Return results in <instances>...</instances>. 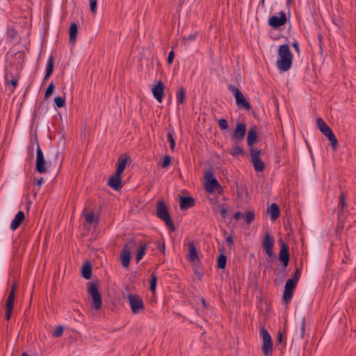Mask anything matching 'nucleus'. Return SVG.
<instances>
[{
    "label": "nucleus",
    "mask_w": 356,
    "mask_h": 356,
    "mask_svg": "<svg viewBox=\"0 0 356 356\" xmlns=\"http://www.w3.org/2000/svg\"><path fill=\"white\" fill-rule=\"evenodd\" d=\"M63 331H64L63 327L62 325H58L54 329V331L53 332V336L55 337H58L63 334Z\"/></svg>",
    "instance_id": "obj_39"
},
{
    "label": "nucleus",
    "mask_w": 356,
    "mask_h": 356,
    "mask_svg": "<svg viewBox=\"0 0 356 356\" xmlns=\"http://www.w3.org/2000/svg\"><path fill=\"white\" fill-rule=\"evenodd\" d=\"M243 218L248 224H250L254 220V214L250 211L246 212L245 213L243 214Z\"/></svg>",
    "instance_id": "obj_37"
},
{
    "label": "nucleus",
    "mask_w": 356,
    "mask_h": 356,
    "mask_svg": "<svg viewBox=\"0 0 356 356\" xmlns=\"http://www.w3.org/2000/svg\"><path fill=\"white\" fill-rule=\"evenodd\" d=\"M81 273L82 276L86 280H88L91 277L92 268L89 263H86L83 266Z\"/></svg>",
    "instance_id": "obj_31"
},
{
    "label": "nucleus",
    "mask_w": 356,
    "mask_h": 356,
    "mask_svg": "<svg viewBox=\"0 0 356 356\" xmlns=\"http://www.w3.org/2000/svg\"><path fill=\"white\" fill-rule=\"evenodd\" d=\"M202 303L204 305H206L205 300L204 299H202Z\"/></svg>",
    "instance_id": "obj_57"
},
{
    "label": "nucleus",
    "mask_w": 356,
    "mask_h": 356,
    "mask_svg": "<svg viewBox=\"0 0 356 356\" xmlns=\"http://www.w3.org/2000/svg\"><path fill=\"white\" fill-rule=\"evenodd\" d=\"M145 245H142L140 248L138 250L136 257V262H139L144 257L145 254Z\"/></svg>",
    "instance_id": "obj_38"
},
{
    "label": "nucleus",
    "mask_w": 356,
    "mask_h": 356,
    "mask_svg": "<svg viewBox=\"0 0 356 356\" xmlns=\"http://www.w3.org/2000/svg\"><path fill=\"white\" fill-rule=\"evenodd\" d=\"M159 248L160 250H164V245L159 246Z\"/></svg>",
    "instance_id": "obj_56"
},
{
    "label": "nucleus",
    "mask_w": 356,
    "mask_h": 356,
    "mask_svg": "<svg viewBox=\"0 0 356 356\" xmlns=\"http://www.w3.org/2000/svg\"><path fill=\"white\" fill-rule=\"evenodd\" d=\"M316 124L319 131L325 135L330 142L332 149L336 150L338 145V140L332 130L327 126L325 121L318 118L316 120Z\"/></svg>",
    "instance_id": "obj_2"
},
{
    "label": "nucleus",
    "mask_w": 356,
    "mask_h": 356,
    "mask_svg": "<svg viewBox=\"0 0 356 356\" xmlns=\"http://www.w3.org/2000/svg\"><path fill=\"white\" fill-rule=\"evenodd\" d=\"M226 242L229 247H232L234 245L233 237L232 236H228L226 238Z\"/></svg>",
    "instance_id": "obj_48"
},
{
    "label": "nucleus",
    "mask_w": 356,
    "mask_h": 356,
    "mask_svg": "<svg viewBox=\"0 0 356 356\" xmlns=\"http://www.w3.org/2000/svg\"><path fill=\"white\" fill-rule=\"evenodd\" d=\"M35 168L37 171L41 174L47 171L44 154L39 144H38L36 150Z\"/></svg>",
    "instance_id": "obj_13"
},
{
    "label": "nucleus",
    "mask_w": 356,
    "mask_h": 356,
    "mask_svg": "<svg viewBox=\"0 0 356 356\" xmlns=\"http://www.w3.org/2000/svg\"><path fill=\"white\" fill-rule=\"evenodd\" d=\"M301 275V270L300 269H297L294 273L293 277L290 280H295V283L297 284Z\"/></svg>",
    "instance_id": "obj_46"
},
{
    "label": "nucleus",
    "mask_w": 356,
    "mask_h": 356,
    "mask_svg": "<svg viewBox=\"0 0 356 356\" xmlns=\"http://www.w3.org/2000/svg\"><path fill=\"white\" fill-rule=\"evenodd\" d=\"M268 214L270 215L271 220H275L280 214L279 207L275 203H272L268 208Z\"/></svg>",
    "instance_id": "obj_25"
},
{
    "label": "nucleus",
    "mask_w": 356,
    "mask_h": 356,
    "mask_svg": "<svg viewBox=\"0 0 356 356\" xmlns=\"http://www.w3.org/2000/svg\"><path fill=\"white\" fill-rule=\"evenodd\" d=\"M296 284H297L295 283V280H288L286 281L283 293V299L285 301L287 302L291 300Z\"/></svg>",
    "instance_id": "obj_14"
},
{
    "label": "nucleus",
    "mask_w": 356,
    "mask_h": 356,
    "mask_svg": "<svg viewBox=\"0 0 356 356\" xmlns=\"http://www.w3.org/2000/svg\"><path fill=\"white\" fill-rule=\"evenodd\" d=\"M10 36L11 38H13L15 37V33L14 31L10 32Z\"/></svg>",
    "instance_id": "obj_54"
},
{
    "label": "nucleus",
    "mask_w": 356,
    "mask_h": 356,
    "mask_svg": "<svg viewBox=\"0 0 356 356\" xmlns=\"http://www.w3.org/2000/svg\"><path fill=\"white\" fill-rule=\"evenodd\" d=\"M121 262L124 267H128L131 259V251L125 246L121 252Z\"/></svg>",
    "instance_id": "obj_21"
},
{
    "label": "nucleus",
    "mask_w": 356,
    "mask_h": 356,
    "mask_svg": "<svg viewBox=\"0 0 356 356\" xmlns=\"http://www.w3.org/2000/svg\"><path fill=\"white\" fill-rule=\"evenodd\" d=\"M291 0H287L288 3H290Z\"/></svg>",
    "instance_id": "obj_59"
},
{
    "label": "nucleus",
    "mask_w": 356,
    "mask_h": 356,
    "mask_svg": "<svg viewBox=\"0 0 356 356\" xmlns=\"http://www.w3.org/2000/svg\"><path fill=\"white\" fill-rule=\"evenodd\" d=\"M280 260L282 262L284 266H286L289 261V254L287 246L283 243L280 252Z\"/></svg>",
    "instance_id": "obj_23"
},
{
    "label": "nucleus",
    "mask_w": 356,
    "mask_h": 356,
    "mask_svg": "<svg viewBox=\"0 0 356 356\" xmlns=\"http://www.w3.org/2000/svg\"><path fill=\"white\" fill-rule=\"evenodd\" d=\"M204 178L206 191L209 194L213 193L219 187L218 181L214 177L213 172L211 170L207 171L204 173Z\"/></svg>",
    "instance_id": "obj_6"
},
{
    "label": "nucleus",
    "mask_w": 356,
    "mask_h": 356,
    "mask_svg": "<svg viewBox=\"0 0 356 356\" xmlns=\"http://www.w3.org/2000/svg\"><path fill=\"white\" fill-rule=\"evenodd\" d=\"M176 134L173 128H169L167 134V141L170 143L171 151H174L175 148Z\"/></svg>",
    "instance_id": "obj_26"
},
{
    "label": "nucleus",
    "mask_w": 356,
    "mask_h": 356,
    "mask_svg": "<svg viewBox=\"0 0 356 356\" xmlns=\"http://www.w3.org/2000/svg\"><path fill=\"white\" fill-rule=\"evenodd\" d=\"M246 133V126L244 123L238 122L231 135L232 142H239L243 140Z\"/></svg>",
    "instance_id": "obj_10"
},
{
    "label": "nucleus",
    "mask_w": 356,
    "mask_h": 356,
    "mask_svg": "<svg viewBox=\"0 0 356 356\" xmlns=\"http://www.w3.org/2000/svg\"><path fill=\"white\" fill-rule=\"evenodd\" d=\"M78 33V29L77 25L75 22H72L70 24V31H69V36H70V41H75L76 37Z\"/></svg>",
    "instance_id": "obj_28"
},
{
    "label": "nucleus",
    "mask_w": 356,
    "mask_h": 356,
    "mask_svg": "<svg viewBox=\"0 0 356 356\" xmlns=\"http://www.w3.org/2000/svg\"><path fill=\"white\" fill-rule=\"evenodd\" d=\"M90 3V8L92 13H95L97 9V1L96 0H89Z\"/></svg>",
    "instance_id": "obj_45"
},
{
    "label": "nucleus",
    "mask_w": 356,
    "mask_h": 356,
    "mask_svg": "<svg viewBox=\"0 0 356 356\" xmlns=\"http://www.w3.org/2000/svg\"><path fill=\"white\" fill-rule=\"evenodd\" d=\"M85 220L90 224L95 222V218L93 213H88L85 215Z\"/></svg>",
    "instance_id": "obj_44"
},
{
    "label": "nucleus",
    "mask_w": 356,
    "mask_h": 356,
    "mask_svg": "<svg viewBox=\"0 0 356 356\" xmlns=\"http://www.w3.org/2000/svg\"><path fill=\"white\" fill-rule=\"evenodd\" d=\"M156 282H157V276L153 272L151 274L150 286H149V289L152 293H154L155 292Z\"/></svg>",
    "instance_id": "obj_34"
},
{
    "label": "nucleus",
    "mask_w": 356,
    "mask_h": 356,
    "mask_svg": "<svg viewBox=\"0 0 356 356\" xmlns=\"http://www.w3.org/2000/svg\"><path fill=\"white\" fill-rule=\"evenodd\" d=\"M220 213L223 218H226L227 217V210L224 207H221L220 209Z\"/></svg>",
    "instance_id": "obj_52"
},
{
    "label": "nucleus",
    "mask_w": 356,
    "mask_h": 356,
    "mask_svg": "<svg viewBox=\"0 0 356 356\" xmlns=\"http://www.w3.org/2000/svg\"><path fill=\"white\" fill-rule=\"evenodd\" d=\"M24 218H25L24 213L22 211H18L10 222V229H12L13 231L16 230L19 227L21 223L23 222Z\"/></svg>",
    "instance_id": "obj_16"
},
{
    "label": "nucleus",
    "mask_w": 356,
    "mask_h": 356,
    "mask_svg": "<svg viewBox=\"0 0 356 356\" xmlns=\"http://www.w3.org/2000/svg\"><path fill=\"white\" fill-rule=\"evenodd\" d=\"M129 302L134 314H138L144 309V305L142 299L136 295L128 296Z\"/></svg>",
    "instance_id": "obj_9"
},
{
    "label": "nucleus",
    "mask_w": 356,
    "mask_h": 356,
    "mask_svg": "<svg viewBox=\"0 0 356 356\" xmlns=\"http://www.w3.org/2000/svg\"><path fill=\"white\" fill-rule=\"evenodd\" d=\"M88 291L92 298V307L95 310H99L102 307V300L98 286L95 283H92L88 287Z\"/></svg>",
    "instance_id": "obj_7"
},
{
    "label": "nucleus",
    "mask_w": 356,
    "mask_h": 356,
    "mask_svg": "<svg viewBox=\"0 0 356 356\" xmlns=\"http://www.w3.org/2000/svg\"><path fill=\"white\" fill-rule=\"evenodd\" d=\"M238 142L237 141H235V142H232V149H231V151L229 152L230 154L233 156H236L239 154H243V149L242 147H241L238 144Z\"/></svg>",
    "instance_id": "obj_29"
},
{
    "label": "nucleus",
    "mask_w": 356,
    "mask_h": 356,
    "mask_svg": "<svg viewBox=\"0 0 356 356\" xmlns=\"http://www.w3.org/2000/svg\"><path fill=\"white\" fill-rule=\"evenodd\" d=\"M218 125L222 130H226L229 127L227 121L224 118H221L218 120Z\"/></svg>",
    "instance_id": "obj_40"
},
{
    "label": "nucleus",
    "mask_w": 356,
    "mask_h": 356,
    "mask_svg": "<svg viewBox=\"0 0 356 356\" xmlns=\"http://www.w3.org/2000/svg\"><path fill=\"white\" fill-rule=\"evenodd\" d=\"M15 289H16V284H13L12 286V289L9 293L8 297L7 298L6 302V312L5 315V318L7 321L10 320L12 311L13 308L14 301H15Z\"/></svg>",
    "instance_id": "obj_12"
},
{
    "label": "nucleus",
    "mask_w": 356,
    "mask_h": 356,
    "mask_svg": "<svg viewBox=\"0 0 356 356\" xmlns=\"http://www.w3.org/2000/svg\"><path fill=\"white\" fill-rule=\"evenodd\" d=\"M293 47H294V49H296V51L299 53L300 50H299V44H298V42L297 41H294L293 42Z\"/></svg>",
    "instance_id": "obj_53"
},
{
    "label": "nucleus",
    "mask_w": 356,
    "mask_h": 356,
    "mask_svg": "<svg viewBox=\"0 0 356 356\" xmlns=\"http://www.w3.org/2000/svg\"><path fill=\"white\" fill-rule=\"evenodd\" d=\"M243 214L241 212H236L234 216V218L235 220H238L239 219H241V218H243Z\"/></svg>",
    "instance_id": "obj_51"
},
{
    "label": "nucleus",
    "mask_w": 356,
    "mask_h": 356,
    "mask_svg": "<svg viewBox=\"0 0 356 356\" xmlns=\"http://www.w3.org/2000/svg\"><path fill=\"white\" fill-rule=\"evenodd\" d=\"M228 90L234 95L236 99V104L238 107L243 108L245 110L250 109V104L237 88L233 85H229Z\"/></svg>",
    "instance_id": "obj_4"
},
{
    "label": "nucleus",
    "mask_w": 356,
    "mask_h": 356,
    "mask_svg": "<svg viewBox=\"0 0 356 356\" xmlns=\"http://www.w3.org/2000/svg\"><path fill=\"white\" fill-rule=\"evenodd\" d=\"M121 184L122 175L115 172L114 175H113L108 181V185L115 191L121 188Z\"/></svg>",
    "instance_id": "obj_18"
},
{
    "label": "nucleus",
    "mask_w": 356,
    "mask_h": 356,
    "mask_svg": "<svg viewBox=\"0 0 356 356\" xmlns=\"http://www.w3.org/2000/svg\"><path fill=\"white\" fill-rule=\"evenodd\" d=\"M171 163V157L170 156H165L163 159L161 166L163 168L168 167Z\"/></svg>",
    "instance_id": "obj_43"
},
{
    "label": "nucleus",
    "mask_w": 356,
    "mask_h": 356,
    "mask_svg": "<svg viewBox=\"0 0 356 356\" xmlns=\"http://www.w3.org/2000/svg\"><path fill=\"white\" fill-rule=\"evenodd\" d=\"M127 163V158H120L118 159L115 173H118V174L122 175V172H124V170L126 168Z\"/></svg>",
    "instance_id": "obj_27"
},
{
    "label": "nucleus",
    "mask_w": 356,
    "mask_h": 356,
    "mask_svg": "<svg viewBox=\"0 0 356 356\" xmlns=\"http://www.w3.org/2000/svg\"><path fill=\"white\" fill-rule=\"evenodd\" d=\"M257 139V131L255 127H252L248 132L247 143L251 147Z\"/></svg>",
    "instance_id": "obj_24"
},
{
    "label": "nucleus",
    "mask_w": 356,
    "mask_h": 356,
    "mask_svg": "<svg viewBox=\"0 0 356 356\" xmlns=\"http://www.w3.org/2000/svg\"><path fill=\"white\" fill-rule=\"evenodd\" d=\"M5 78H6V82L8 84H10L12 86L13 90L15 88L16 85L17 83V79L16 78H13L12 79L9 80L8 74H6Z\"/></svg>",
    "instance_id": "obj_42"
},
{
    "label": "nucleus",
    "mask_w": 356,
    "mask_h": 356,
    "mask_svg": "<svg viewBox=\"0 0 356 356\" xmlns=\"http://www.w3.org/2000/svg\"><path fill=\"white\" fill-rule=\"evenodd\" d=\"M346 206V198L344 194L341 193L339 196V202L338 204V214L341 216L343 214L344 207Z\"/></svg>",
    "instance_id": "obj_32"
},
{
    "label": "nucleus",
    "mask_w": 356,
    "mask_h": 356,
    "mask_svg": "<svg viewBox=\"0 0 356 356\" xmlns=\"http://www.w3.org/2000/svg\"><path fill=\"white\" fill-rule=\"evenodd\" d=\"M186 100V90L180 88L177 92V102L179 104H182Z\"/></svg>",
    "instance_id": "obj_33"
},
{
    "label": "nucleus",
    "mask_w": 356,
    "mask_h": 356,
    "mask_svg": "<svg viewBox=\"0 0 356 356\" xmlns=\"http://www.w3.org/2000/svg\"><path fill=\"white\" fill-rule=\"evenodd\" d=\"M43 183H44V179L42 177H40V179H38L36 181L35 184L38 186V191L40 189V186L42 185Z\"/></svg>",
    "instance_id": "obj_50"
},
{
    "label": "nucleus",
    "mask_w": 356,
    "mask_h": 356,
    "mask_svg": "<svg viewBox=\"0 0 356 356\" xmlns=\"http://www.w3.org/2000/svg\"><path fill=\"white\" fill-rule=\"evenodd\" d=\"M305 318H302L299 325L296 326L294 337L297 339H302L305 335Z\"/></svg>",
    "instance_id": "obj_20"
},
{
    "label": "nucleus",
    "mask_w": 356,
    "mask_h": 356,
    "mask_svg": "<svg viewBox=\"0 0 356 356\" xmlns=\"http://www.w3.org/2000/svg\"><path fill=\"white\" fill-rule=\"evenodd\" d=\"M250 152L251 161L254 170L256 172H263L265 168V165L264 163L260 159L261 151L257 149L251 147Z\"/></svg>",
    "instance_id": "obj_8"
},
{
    "label": "nucleus",
    "mask_w": 356,
    "mask_h": 356,
    "mask_svg": "<svg viewBox=\"0 0 356 356\" xmlns=\"http://www.w3.org/2000/svg\"><path fill=\"white\" fill-rule=\"evenodd\" d=\"M293 56L288 44H282L278 49L276 67L280 72L288 71L292 65Z\"/></svg>",
    "instance_id": "obj_1"
},
{
    "label": "nucleus",
    "mask_w": 356,
    "mask_h": 356,
    "mask_svg": "<svg viewBox=\"0 0 356 356\" xmlns=\"http://www.w3.org/2000/svg\"><path fill=\"white\" fill-rule=\"evenodd\" d=\"M227 257L224 254L219 255L218 258V267L221 269H224L226 266Z\"/></svg>",
    "instance_id": "obj_35"
},
{
    "label": "nucleus",
    "mask_w": 356,
    "mask_h": 356,
    "mask_svg": "<svg viewBox=\"0 0 356 356\" xmlns=\"http://www.w3.org/2000/svg\"><path fill=\"white\" fill-rule=\"evenodd\" d=\"M278 15V16L273 15L268 19V24L275 29L284 25L286 22L287 19L284 11H280Z\"/></svg>",
    "instance_id": "obj_11"
},
{
    "label": "nucleus",
    "mask_w": 356,
    "mask_h": 356,
    "mask_svg": "<svg viewBox=\"0 0 356 356\" xmlns=\"http://www.w3.org/2000/svg\"><path fill=\"white\" fill-rule=\"evenodd\" d=\"M189 250L188 253L187 254V259L193 262H196L199 261V257L197 253V249L195 244L193 242H190L188 243Z\"/></svg>",
    "instance_id": "obj_22"
},
{
    "label": "nucleus",
    "mask_w": 356,
    "mask_h": 356,
    "mask_svg": "<svg viewBox=\"0 0 356 356\" xmlns=\"http://www.w3.org/2000/svg\"><path fill=\"white\" fill-rule=\"evenodd\" d=\"M183 39L185 41V42H186L187 41H193L195 39V35L191 34L188 35V36L184 37Z\"/></svg>",
    "instance_id": "obj_49"
},
{
    "label": "nucleus",
    "mask_w": 356,
    "mask_h": 356,
    "mask_svg": "<svg viewBox=\"0 0 356 356\" xmlns=\"http://www.w3.org/2000/svg\"><path fill=\"white\" fill-rule=\"evenodd\" d=\"M152 94L154 97L159 102H161L163 99V84L162 82H158L152 88Z\"/></svg>",
    "instance_id": "obj_17"
},
{
    "label": "nucleus",
    "mask_w": 356,
    "mask_h": 356,
    "mask_svg": "<svg viewBox=\"0 0 356 356\" xmlns=\"http://www.w3.org/2000/svg\"><path fill=\"white\" fill-rule=\"evenodd\" d=\"M195 201L191 197H180L179 207L181 210L188 209L194 206Z\"/></svg>",
    "instance_id": "obj_19"
},
{
    "label": "nucleus",
    "mask_w": 356,
    "mask_h": 356,
    "mask_svg": "<svg viewBox=\"0 0 356 356\" xmlns=\"http://www.w3.org/2000/svg\"><path fill=\"white\" fill-rule=\"evenodd\" d=\"M261 3H264V0H261Z\"/></svg>",
    "instance_id": "obj_58"
},
{
    "label": "nucleus",
    "mask_w": 356,
    "mask_h": 356,
    "mask_svg": "<svg viewBox=\"0 0 356 356\" xmlns=\"http://www.w3.org/2000/svg\"><path fill=\"white\" fill-rule=\"evenodd\" d=\"M174 56H175V55H174L173 51H170V53L168 54V58H167V62L168 64H171L172 63Z\"/></svg>",
    "instance_id": "obj_47"
},
{
    "label": "nucleus",
    "mask_w": 356,
    "mask_h": 356,
    "mask_svg": "<svg viewBox=\"0 0 356 356\" xmlns=\"http://www.w3.org/2000/svg\"><path fill=\"white\" fill-rule=\"evenodd\" d=\"M54 104L58 108H62L65 104V99L60 96L56 97L54 98Z\"/></svg>",
    "instance_id": "obj_36"
},
{
    "label": "nucleus",
    "mask_w": 356,
    "mask_h": 356,
    "mask_svg": "<svg viewBox=\"0 0 356 356\" xmlns=\"http://www.w3.org/2000/svg\"><path fill=\"white\" fill-rule=\"evenodd\" d=\"M54 70V58L53 56H49L47 65H46V75H45V79H48V77L52 74Z\"/></svg>",
    "instance_id": "obj_30"
},
{
    "label": "nucleus",
    "mask_w": 356,
    "mask_h": 356,
    "mask_svg": "<svg viewBox=\"0 0 356 356\" xmlns=\"http://www.w3.org/2000/svg\"><path fill=\"white\" fill-rule=\"evenodd\" d=\"M273 245H274V238L270 234H266L264 236V242H263V248L266 253V254L269 257H272L273 256Z\"/></svg>",
    "instance_id": "obj_15"
},
{
    "label": "nucleus",
    "mask_w": 356,
    "mask_h": 356,
    "mask_svg": "<svg viewBox=\"0 0 356 356\" xmlns=\"http://www.w3.org/2000/svg\"><path fill=\"white\" fill-rule=\"evenodd\" d=\"M156 216L165 222L167 227L171 232L175 230V225L171 220L168 208L163 201L159 200L156 202Z\"/></svg>",
    "instance_id": "obj_3"
},
{
    "label": "nucleus",
    "mask_w": 356,
    "mask_h": 356,
    "mask_svg": "<svg viewBox=\"0 0 356 356\" xmlns=\"http://www.w3.org/2000/svg\"><path fill=\"white\" fill-rule=\"evenodd\" d=\"M54 90V85L53 83H50L45 91L44 97L45 98L49 97L53 93Z\"/></svg>",
    "instance_id": "obj_41"
},
{
    "label": "nucleus",
    "mask_w": 356,
    "mask_h": 356,
    "mask_svg": "<svg viewBox=\"0 0 356 356\" xmlns=\"http://www.w3.org/2000/svg\"><path fill=\"white\" fill-rule=\"evenodd\" d=\"M261 335L262 337V351L265 356H272L273 354V341L269 332L265 329H261Z\"/></svg>",
    "instance_id": "obj_5"
},
{
    "label": "nucleus",
    "mask_w": 356,
    "mask_h": 356,
    "mask_svg": "<svg viewBox=\"0 0 356 356\" xmlns=\"http://www.w3.org/2000/svg\"><path fill=\"white\" fill-rule=\"evenodd\" d=\"M21 356H29V355L26 353H23Z\"/></svg>",
    "instance_id": "obj_55"
}]
</instances>
